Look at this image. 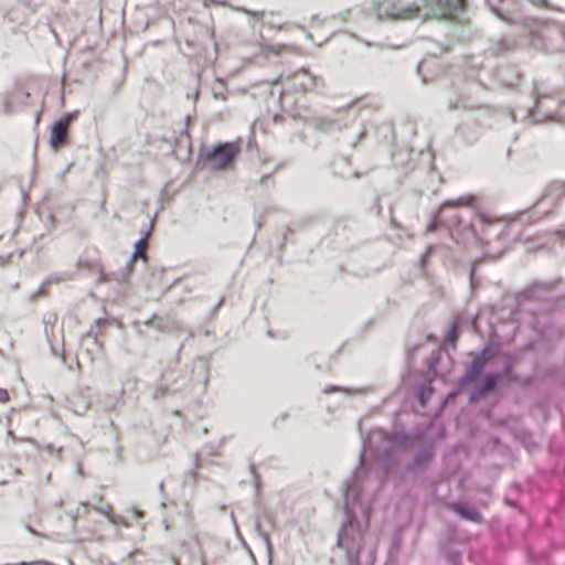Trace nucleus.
<instances>
[{
	"label": "nucleus",
	"mask_w": 565,
	"mask_h": 565,
	"mask_svg": "<svg viewBox=\"0 0 565 565\" xmlns=\"http://www.w3.org/2000/svg\"><path fill=\"white\" fill-rule=\"evenodd\" d=\"M366 12L379 21H405L418 18L420 7L416 3H404L403 0H375L369 4Z\"/></svg>",
	"instance_id": "1"
},
{
	"label": "nucleus",
	"mask_w": 565,
	"mask_h": 565,
	"mask_svg": "<svg viewBox=\"0 0 565 565\" xmlns=\"http://www.w3.org/2000/svg\"><path fill=\"white\" fill-rule=\"evenodd\" d=\"M335 544L345 551L348 565H360V558L367 546L365 532H338Z\"/></svg>",
	"instance_id": "2"
},
{
	"label": "nucleus",
	"mask_w": 565,
	"mask_h": 565,
	"mask_svg": "<svg viewBox=\"0 0 565 565\" xmlns=\"http://www.w3.org/2000/svg\"><path fill=\"white\" fill-rule=\"evenodd\" d=\"M239 152V147L233 142L218 143L205 156V162L212 170L221 171L227 169Z\"/></svg>",
	"instance_id": "3"
},
{
	"label": "nucleus",
	"mask_w": 565,
	"mask_h": 565,
	"mask_svg": "<svg viewBox=\"0 0 565 565\" xmlns=\"http://www.w3.org/2000/svg\"><path fill=\"white\" fill-rule=\"evenodd\" d=\"M316 88V77L300 70L290 75L284 84V95L305 96Z\"/></svg>",
	"instance_id": "4"
},
{
	"label": "nucleus",
	"mask_w": 565,
	"mask_h": 565,
	"mask_svg": "<svg viewBox=\"0 0 565 565\" xmlns=\"http://www.w3.org/2000/svg\"><path fill=\"white\" fill-rule=\"evenodd\" d=\"M461 532H446L444 539L439 542L441 553L452 563L461 564L462 548L467 544V539L461 537Z\"/></svg>",
	"instance_id": "5"
},
{
	"label": "nucleus",
	"mask_w": 565,
	"mask_h": 565,
	"mask_svg": "<svg viewBox=\"0 0 565 565\" xmlns=\"http://www.w3.org/2000/svg\"><path fill=\"white\" fill-rule=\"evenodd\" d=\"M431 15L440 19H451L462 12L466 0H423Z\"/></svg>",
	"instance_id": "6"
},
{
	"label": "nucleus",
	"mask_w": 565,
	"mask_h": 565,
	"mask_svg": "<svg viewBox=\"0 0 565 565\" xmlns=\"http://www.w3.org/2000/svg\"><path fill=\"white\" fill-rule=\"evenodd\" d=\"M77 117V113L67 114L64 118L55 122L51 129L50 146L57 150L67 142L68 127Z\"/></svg>",
	"instance_id": "7"
},
{
	"label": "nucleus",
	"mask_w": 565,
	"mask_h": 565,
	"mask_svg": "<svg viewBox=\"0 0 565 565\" xmlns=\"http://www.w3.org/2000/svg\"><path fill=\"white\" fill-rule=\"evenodd\" d=\"M476 201V196L473 194H466L455 200H447L445 201L439 210L441 211L445 207H471L473 206Z\"/></svg>",
	"instance_id": "8"
},
{
	"label": "nucleus",
	"mask_w": 565,
	"mask_h": 565,
	"mask_svg": "<svg viewBox=\"0 0 565 565\" xmlns=\"http://www.w3.org/2000/svg\"><path fill=\"white\" fill-rule=\"evenodd\" d=\"M454 510L463 519L479 522L480 521V513L477 509L469 504L465 503H458L454 505Z\"/></svg>",
	"instance_id": "9"
},
{
	"label": "nucleus",
	"mask_w": 565,
	"mask_h": 565,
	"mask_svg": "<svg viewBox=\"0 0 565 565\" xmlns=\"http://www.w3.org/2000/svg\"><path fill=\"white\" fill-rule=\"evenodd\" d=\"M148 248V236L140 238L135 245L134 258H146V252Z\"/></svg>",
	"instance_id": "10"
},
{
	"label": "nucleus",
	"mask_w": 565,
	"mask_h": 565,
	"mask_svg": "<svg viewBox=\"0 0 565 565\" xmlns=\"http://www.w3.org/2000/svg\"><path fill=\"white\" fill-rule=\"evenodd\" d=\"M476 217L482 223V224H486V225H492V224H495L500 221L499 217L492 215V214H489V213H484V212H479L476 214Z\"/></svg>",
	"instance_id": "11"
},
{
	"label": "nucleus",
	"mask_w": 565,
	"mask_h": 565,
	"mask_svg": "<svg viewBox=\"0 0 565 565\" xmlns=\"http://www.w3.org/2000/svg\"><path fill=\"white\" fill-rule=\"evenodd\" d=\"M498 377L495 375H489L486 377L483 385L481 387V393H487L491 391L497 384Z\"/></svg>",
	"instance_id": "12"
},
{
	"label": "nucleus",
	"mask_w": 565,
	"mask_h": 565,
	"mask_svg": "<svg viewBox=\"0 0 565 565\" xmlns=\"http://www.w3.org/2000/svg\"><path fill=\"white\" fill-rule=\"evenodd\" d=\"M286 51V46L282 44H276V45H267L263 49V52L265 53H273L275 55H279L282 52Z\"/></svg>",
	"instance_id": "13"
},
{
	"label": "nucleus",
	"mask_w": 565,
	"mask_h": 565,
	"mask_svg": "<svg viewBox=\"0 0 565 565\" xmlns=\"http://www.w3.org/2000/svg\"><path fill=\"white\" fill-rule=\"evenodd\" d=\"M10 399L9 392L4 388H0V403H7Z\"/></svg>",
	"instance_id": "14"
},
{
	"label": "nucleus",
	"mask_w": 565,
	"mask_h": 565,
	"mask_svg": "<svg viewBox=\"0 0 565 565\" xmlns=\"http://www.w3.org/2000/svg\"><path fill=\"white\" fill-rule=\"evenodd\" d=\"M456 335H457V328H456V327H452V329H451V330H450V332L448 333V339H449V341L455 342V340H456Z\"/></svg>",
	"instance_id": "15"
},
{
	"label": "nucleus",
	"mask_w": 565,
	"mask_h": 565,
	"mask_svg": "<svg viewBox=\"0 0 565 565\" xmlns=\"http://www.w3.org/2000/svg\"><path fill=\"white\" fill-rule=\"evenodd\" d=\"M258 534H259V535L262 536V539L267 543L268 548H270V545H269V537H268V532L262 531V532H258Z\"/></svg>",
	"instance_id": "16"
},
{
	"label": "nucleus",
	"mask_w": 565,
	"mask_h": 565,
	"mask_svg": "<svg viewBox=\"0 0 565 565\" xmlns=\"http://www.w3.org/2000/svg\"><path fill=\"white\" fill-rule=\"evenodd\" d=\"M493 11L495 12V14H497L499 18H501V19H503V20H505V21H509V22H513V20H512V19H509V18L504 17L501 12H499V11H497V10H493Z\"/></svg>",
	"instance_id": "17"
},
{
	"label": "nucleus",
	"mask_w": 565,
	"mask_h": 565,
	"mask_svg": "<svg viewBox=\"0 0 565 565\" xmlns=\"http://www.w3.org/2000/svg\"><path fill=\"white\" fill-rule=\"evenodd\" d=\"M399 534H401V532H395V535L393 536V541L394 542L397 543L401 540V535Z\"/></svg>",
	"instance_id": "18"
},
{
	"label": "nucleus",
	"mask_w": 565,
	"mask_h": 565,
	"mask_svg": "<svg viewBox=\"0 0 565 565\" xmlns=\"http://www.w3.org/2000/svg\"><path fill=\"white\" fill-rule=\"evenodd\" d=\"M241 534H242V532H239V531L235 532V535L237 536V539L243 540Z\"/></svg>",
	"instance_id": "19"
},
{
	"label": "nucleus",
	"mask_w": 565,
	"mask_h": 565,
	"mask_svg": "<svg viewBox=\"0 0 565 565\" xmlns=\"http://www.w3.org/2000/svg\"><path fill=\"white\" fill-rule=\"evenodd\" d=\"M174 565H180V562L178 559H173Z\"/></svg>",
	"instance_id": "20"
},
{
	"label": "nucleus",
	"mask_w": 565,
	"mask_h": 565,
	"mask_svg": "<svg viewBox=\"0 0 565 565\" xmlns=\"http://www.w3.org/2000/svg\"><path fill=\"white\" fill-rule=\"evenodd\" d=\"M488 1L490 2L491 0H488Z\"/></svg>",
	"instance_id": "21"
}]
</instances>
